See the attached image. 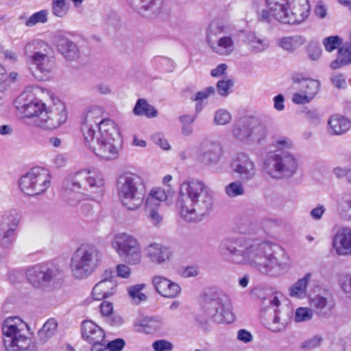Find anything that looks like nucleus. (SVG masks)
<instances>
[{"label":"nucleus","mask_w":351,"mask_h":351,"mask_svg":"<svg viewBox=\"0 0 351 351\" xmlns=\"http://www.w3.org/2000/svg\"><path fill=\"white\" fill-rule=\"evenodd\" d=\"M221 255L237 264H247L263 275L278 276L287 269L278 258L280 247L271 242L245 237H230L219 245Z\"/></svg>","instance_id":"obj_1"},{"label":"nucleus","mask_w":351,"mask_h":351,"mask_svg":"<svg viewBox=\"0 0 351 351\" xmlns=\"http://www.w3.org/2000/svg\"><path fill=\"white\" fill-rule=\"evenodd\" d=\"M176 206L186 221H201L213 209L211 191L198 180L185 181L180 186Z\"/></svg>","instance_id":"obj_2"},{"label":"nucleus","mask_w":351,"mask_h":351,"mask_svg":"<svg viewBox=\"0 0 351 351\" xmlns=\"http://www.w3.org/2000/svg\"><path fill=\"white\" fill-rule=\"evenodd\" d=\"M15 102L17 109L40 128L53 130L66 121L64 104L59 99H53L52 104L47 106L33 94L23 93Z\"/></svg>","instance_id":"obj_3"},{"label":"nucleus","mask_w":351,"mask_h":351,"mask_svg":"<svg viewBox=\"0 0 351 351\" xmlns=\"http://www.w3.org/2000/svg\"><path fill=\"white\" fill-rule=\"evenodd\" d=\"M117 195L121 204L129 210L139 208L146 194L143 178L137 173L124 172L117 179Z\"/></svg>","instance_id":"obj_4"},{"label":"nucleus","mask_w":351,"mask_h":351,"mask_svg":"<svg viewBox=\"0 0 351 351\" xmlns=\"http://www.w3.org/2000/svg\"><path fill=\"white\" fill-rule=\"evenodd\" d=\"M202 310L205 320L228 324L235 320L231 300L221 290H210L204 295Z\"/></svg>","instance_id":"obj_5"},{"label":"nucleus","mask_w":351,"mask_h":351,"mask_svg":"<svg viewBox=\"0 0 351 351\" xmlns=\"http://www.w3.org/2000/svg\"><path fill=\"white\" fill-rule=\"evenodd\" d=\"M121 139L117 125L114 121L104 122L101 132L93 136L92 142L84 144L99 157L105 160H114L119 156Z\"/></svg>","instance_id":"obj_6"},{"label":"nucleus","mask_w":351,"mask_h":351,"mask_svg":"<svg viewBox=\"0 0 351 351\" xmlns=\"http://www.w3.org/2000/svg\"><path fill=\"white\" fill-rule=\"evenodd\" d=\"M272 16L286 24H298L309 16L308 0H266Z\"/></svg>","instance_id":"obj_7"},{"label":"nucleus","mask_w":351,"mask_h":351,"mask_svg":"<svg viewBox=\"0 0 351 351\" xmlns=\"http://www.w3.org/2000/svg\"><path fill=\"white\" fill-rule=\"evenodd\" d=\"M104 185L101 175L88 169H83L75 174L68 176L64 182V187L68 195L73 192L75 199L80 200L83 196H92L100 193Z\"/></svg>","instance_id":"obj_8"},{"label":"nucleus","mask_w":351,"mask_h":351,"mask_svg":"<svg viewBox=\"0 0 351 351\" xmlns=\"http://www.w3.org/2000/svg\"><path fill=\"white\" fill-rule=\"evenodd\" d=\"M27 61L36 66L33 76L38 80H44L54 68V59L51 56V48L45 42L34 40L25 47Z\"/></svg>","instance_id":"obj_9"},{"label":"nucleus","mask_w":351,"mask_h":351,"mask_svg":"<svg viewBox=\"0 0 351 351\" xmlns=\"http://www.w3.org/2000/svg\"><path fill=\"white\" fill-rule=\"evenodd\" d=\"M298 160L293 154L285 150H275L267 154L264 171L275 179H288L298 171Z\"/></svg>","instance_id":"obj_10"},{"label":"nucleus","mask_w":351,"mask_h":351,"mask_svg":"<svg viewBox=\"0 0 351 351\" xmlns=\"http://www.w3.org/2000/svg\"><path fill=\"white\" fill-rule=\"evenodd\" d=\"M101 254L92 245L82 244L74 252L70 264L72 275L77 279H84L98 267Z\"/></svg>","instance_id":"obj_11"},{"label":"nucleus","mask_w":351,"mask_h":351,"mask_svg":"<svg viewBox=\"0 0 351 351\" xmlns=\"http://www.w3.org/2000/svg\"><path fill=\"white\" fill-rule=\"evenodd\" d=\"M230 28L219 21H212L206 31V41L216 53L228 56L234 50V41Z\"/></svg>","instance_id":"obj_12"},{"label":"nucleus","mask_w":351,"mask_h":351,"mask_svg":"<svg viewBox=\"0 0 351 351\" xmlns=\"http://www.w3.org/2000/svg\"><path fill=\"white\" fill-rule=\"evenodd\" d=\"M113 121L106 117L104 109L99 106H90L85 108L80 117L81 132L84 142H92L93 136L101 132L104 122Z\"/></svg>","instance_id":"obj_13"},{"label":"nucleus","mask_w":351,"mask_h":351,"mask_svg":"<svg viewBox=\"0 0 351 351\" xmlns=\"http://www.w3.org/2000/svg\"><path fill=\"white\" fill-rule=\"evenodd\" d=\"M50 174L47 169L36 167L20 178L19 185L24 194L35 196L47 191L50 186Z\"/></svg>","instance_id":"obj_14"},{"label":"nucleus","mask_w":351,"mask_h":351,"mask_svg":"<svg viewBox=\"0 0 351 351\" xmlns=\"http://www.w3.org/2000/svg\"><path fill=\"white\" fill-rule=\"evenodd\" d=\"M233 134L241 141L260 143L267 136V128L258 118L245 117L234 125Z\"/></svg>","instance_id":"obj_15"},{"label":"nucleus","mask_w":351,"mask_h":351,"mask_svg":"<svg viewBox=\"0 0 351 351\" xmlns=\"http://www.w3.org/2000/svg\"><path fill=\"white\" fill-rule=\"evenodd\" d=\"M112 245L125 263L134 265L141 262V245L137 239L132 235L126 233L116 235Z\"/></svg>","instance_id":"obj_16"},{"label":"nucleus","mask_w":351,"mask_h":351,"mask_svg":"<svg viewBox=\"0 0 351 351\" xmlns=\"http://www.w3.org/2000/svg\"><path fill=\"white\" fill-rule=\"evenodd\" d=\"M58 270L47 265H36L26 271L27 281L34 288L46 290L54 283Z\"/></svg>","instance_id":"obj_17"},{"label":"nucleus","mask_w":351,"mask_h":351,"mask_svg":"<svg viewBox=\"0 0 351 351\" xmlns=\"http://www.w3.org/2000/svg\"><path fill=\"white\" fill-rule=\"evenodd\" d=\"M19 219L12 213H6L0 219V260L8 255L7 250L12 245Z\"/></svg>","instance_id":"obj_18"},{"label":"nucleus","mask_w":351,"mask_h":351,"mask_svg":"<svg viewBox=\"0 0 351 351\" xmlns=\"http://www.w3.org/2000/svg\"><path fill=\"white\" fill-rule=\"evenodd\" d=\"M27 325L19 317L7 318L2 326V332L5 336V343L13 346L21 343L27 337Z\"/></svg>","instance_id":"obj_19"},{"label":"nucleus","mask_w":351,"mask_h":351,"mask_svg":"<svg viewBox=\"0 0 351 351\" xmlns=\"http://www.w3.org/2000/svg\"><path fill=\"white\" fill-rule=\"evenodd\" d=\"M223 148L220 143L212 141H205L199 149V160L206 166H215L221 160Z\"/></svg>","instance_id":"obj_20"},{"label":"nucleus","mask_w":351,"mask_h":351,"mask_svg":"<svg viewBox=\"0 0 351 351\" xmlns=\"http://www.w3.org/2000/svg\"><path fill=\"white\" fill-rule=\"evenodd\" d=\"M232 171L246 182L253 180L256 174L254 162L245 153H239L231 164Z\"/></svg>","instance_id":"obj_21"},{"label":"nucleus","mask_w":351,"mask_h":351,"mask_svg":"<svg viewBox=\"0 0 351 351\" xmlns=\"http://www.w3.org/2000/svg\"><path fill=\"white\" fill-rule=\"evenodd\" d=\"M290 316H285L281 310L267 308L262 315V320L265 326L274 332H279L285 330Z\"/></svg>","instance_id":"obj_22"},{"label":"nucleus","mask_w":351,"mask_h":351,"mask_svg":"<svg viewBox=\"0 0 351 351\" xmlns=\"http://www.w3.org/2000/svg\"><path fill=\"white\" fill-rule=\"evenodd\" d=\"M103 278L93 289L92 295L95 300H101L114 295L117 291V283L111 271L106 270Z\"/></svg>","instance_id":"obj_23"},{"label":"nucleus","mask_w":351,"mask_h":351,"mask_svg":"<svg viewBox=\"0 0 351 351\" xmlns=\"http://www.w3.org/2000/svg\"><path fill=\"white\" fill-rule=\"evenodd\" d=\"M139 14L154 17L161 13L164 0H126Z\"/></svg>","instance_id":"obj_24"},{"label":"nucleus","mask_w":351,"mask_h":351,"mask_svg":"<svg viewBox=\"0 0 351 351\" xmlns=\"http://www.w3.org/2000/svg\"><path fill=\"white\" fill-rule=\"evenodd\" d=\"M332 247L339 256L351 255V228H343L332 238Z\"/></svg>","instance_id":"obj_25"},{"label":"nucleus","mask_w":351,"mask_h":351,"mask_svg":"<svg viewBox=\"0 0 351 351\" xmlns=\"http://www.w3.org/2000/svg\"><path fill=\"white\" fill-rule=\"evenodd\" d=\"M152 284L156 291L162 297L174 298L181 291L180 285L161 276H154Z\"/></svg>","instance_id":"obj_26"},{"label":"nucleus","mask_w":351,"mask_h":351,"mask_svg":"<svg viewBox=\"0 0 351 351\" xmlns=\"http://www.w3.org/2000/svg\"><path fill=\"white\" fill-rule=\"evenodd\" d=\"M313 311L320 318L327 319L332 316L335 302L330 297L316 295L310 299Z\"/></svg>","instance_id":"obj_27"},{"label":"nucleus","mask_w":351,"mask_h":351,"mask_svg":"<svg viewBox=\"0 0 351 351\" xmlns=\"http://www.w3.org/2000/svg\"><path fill=\"white\" fill-rule=\"evenodd\" d=\"M81 335L87 343L104 341L106 333L103 328L91 320H84L81 324Z\"/></svg>","instance_id":"obj_28"},{"label":"nucleus","mask_w":351,"mask_h":351,"mask_svg":"<svg viewBox=\"0 0 351 351\" xmlns=\"http://www.w3.org/2000/svg\"><path fill=\"white\" fill-rule=\"evenodd\" d=\"M145 256L155 264L161 265L169 261L170 251L168 247L158 243H152L145 250Z\"/></svg>","instance_id":"obj_29"},{"label":"nucleus","mask_w":351,"mask_h":351,"mask_svg":"<svg viewBox=\"0 0 351 351\" xmlns=\"http://www.w3.org/2000/svg\"><path fill=\"white\" fill-rule=\"evenodd\" d=\"M58 51L64 58L73 61L80 57V51L77 45L65 37H59L57 40Z\"/></svg>","instance_id":"obj_30"},{"label":"nucleus","mask_w":351,"mask_h":351,"mask_svg":"<svg viewBox=\"0 0 351 351\" xmlns=\"http://www.w3.org/2000/svg\"><path fill=\"white\" fill-rule=\"evenodd\" d=\"M328 132L332 135H341L347 132L351 128V121L347 118L335 114L328 121Z\"/></svg>","instance_id":"obj_31"},{"label":"nucleus","mask_w":351,"mask_h":351,"mask_svg":"<svg viewBox=\"0 0 351 351\" xmlns=\"http://www.w3.org/2000/svg\"><path fill=\"white\" fill-rule=\"evenodd\" d=\"M245 43L250 50L254 53H263L269 47V44L266 38H262L254 32H247L245 36Z\"/></svg>","instance_id":"obj_32"},{"label":"nucleus","mask_w":351,"mask_h":351,"mask_svg":"<svg viewBox=\"0 0 351 351\" xmlns=\"http://www.w3.org/2000/svg\"><path fill=\"white\" fill-rule=\"evenodd\" d=\"M58 325L56 319L50 318L47 319L37 333L38 342L45 344L51 339L57 332Z\"/></svg>","instance_id":"obj_33"},{"label":"nucleus","mask_w":351,"mask_h":351,"mask_svg":"<svg viewBox=\"0 0 351 351\" xmlns=\"http://www.w3.org/2000/svg\"><path fill=\"white\" fill-rule=\"evenodd\" d=\"M311 277L310 273H307L305 276L298 280L295 283L289 288V295L298 299H302L307 295V285Z\"/></svg>","instance_id":"obj_34"},{"label":"nucleus","mask_w":351,"mask_h":351,"mask_svg":"<svg viewBox=\"0 0 351 351\" xmlns=\"http://www.w3.org/2000/svg\"><path fill=\"white\" fill-rule=\"evenodd\" d=\"M339 216L347 221L351 220V195L343 194L336 203Z\"/></svg>","instance_id":"obj_35"},{"label":"nucleus","mask_w":351,"mask_h":351,"mask_svg":"<svg viewBox=\"0 0 351 351\" xmlns=\"http://www.w3.org/2000/svg\"><path fill=\"white\" fill-rule=\"evenodd\" d=\"M136 115L145 116L147 117H156L158 114L156 109L148 104L144 99H138L133 109Z\"/></svg>","instance_id":"obj_36"},{"label":"nucleus","mask_w":351,"mask_h":351,"mask_svg":"<svg viewBox=\"0 0 351 351\" xmlns=\"http://www.w3.org/2000/svg\"><path fill=\"white\" fill-rule=\"evenodd\" d=\"M295 82L300 84V88L303 93L306 94L310 99H313L319 89V82L317 80L311 79H302L301 81L298 79H293Z\"/></svg>","instance_id":"obj_37"},{"label":"nucleus","mask_w":351,"mask_h":351,"mask_svg":"<svg viewBox=\"0 0 351 351\" xmlns=\"http://www.w3.org/2000/svg\"><path fill=\"white\" fill-rule=\"evenodd\" d=\"M279 46L287 51H293L303 43L300 36L283 37L278 40Z\"/></svg>","instance_id":"obj_38"},{"label":"nucleus","mask_w":351,"mask_h":351,"mask_svg":"<svg viewBox=\"0 0 351 351\" xmlns=\"http://www.w3.org/2000/svg\"><path fill=\"white\" fill-rule=\"evenodd\" d=\"M170 193V190L165 191L161 188L152 190L147 197V205L158 206V202L165 201Z\"/></svg>","instance_id":"obj_39"},{"label":"nucleus","mask_w":351,"mask_h":351,"mask_svg":"<svg viewBox=\"0 0 351 351\" xmlns=\"http://www.w3.org/2000/svg\"><path fill=\"white\" fill-rule=\"evenodd\" d=\"M144 284H138L128 288V292L132 301L136 304L147 300V295L141 292L145 288Z\"/></svg>","instance_id":"obj_40"},{"label":"nucleus","mask_w":351,"mask_h":351,"mask_svg":"<svg viewBox=\"0 0 351 351\" xmlns=\"http://www.w3.org/2000/svg\"><path fill=\"white\" fill-rule=\"evenodd\" d=\"M8 351H38L36 344L30 337L25 339L21 343L13 346H6Z\"/></svg>","instance_id":"obj_41"},{"label":"nucleus","mask_w":351,"mask_h":351,"mask_svg":"<svg viewBox=\"0 0 351 351\" xmlns=\"http://www.w3.org/2000/svg\"><path fill=\"white\" fill-rule=\"evenodd\" d=\"M49 12L47 10H42L34 13L25 21V24L27 27H33L38 23H45L48 21Z\"/></svg>","instance_id":"obj_42"},{"label":"nucleus","mask_w":351,"mask_h":351,"mask_svg":"<svg viewBox=\"0 0 351 351\" xmlns=\"http://www.w3.org/2000/svg\"><path fill=\"white\" fill-rule=\"evenodd\" d=\"M226 195L231 197L241 196L245 194V187L241 181H235L228 184L225 187Z\"/></svg>","instance_id":"obj_43"},{"label":"nucleus","mask_w":351,"mask_h":351,"mask_svg":"<svg viewBox=\"0 0 351 351\" xmlns=\"http://www.w3.org/2000/svg\"><path fill=\"white\" fill-rule=\"evenodd\" d=\"M66 1V0H52L51 10L54 16L63 18L67 14L69 8Z\"/></svg>","instance_id":"obj_44"},{"label":"nucleus","mask_w":351,"mask_h":351,"mask_svg":"<svg viewBox=\"0 0 351 351\" xmlns=\"http://www.w3.org/2000/svg\"><path fill=\"white\" fill-rule=\"evenodd\" d=\"M345 52L348 53L347 51L343 49H338V54H337V59L333 60L330 63V68L332 69L336 70L342 66H344L349 64H351V54L350 53V54L348 53V55L347 54L348 56H350L348 58V57L346 58H341L342 54H343V53H345Z\"/></svg>","instance_id":"obj_45"},{"label":"nucleus","mask_w":351,"mask_h":351,"mask_svg":"<svg viewBox=\"0 0 351 351\" xmlns=\"http://www.w3.org/2000/svg\"><path fill=\"white\" fill-rule=\"evenodd\" d=\"M4 69L3 68H0V75L1 82H0V92L4 91L6 88L11 85L12 83L16 82L18 77V73L16 72H12L9 75H7L3 72Z\"/></svg>","instance_id":"obj_46"},{"label":"nucleus","mask_w":351,"mask_h":351,"mask_svg":"<svg viewBox=\"0 0 351 351\" xmlns=\"http://www.w3.org/2000/svg\"><path fill=\"white\" fill-rule=\"evenodd\" d=\"M313 317V309L306 307H299L295 313V322H302L312 319Z\"/></svg>","instance_id":"obj_47"},{"label":"nucleus","mask_w":351,"mask_h":351,"mask_svg":"<svg viewBox=\"0 0 351 351\" xmlns=\"http://www.w3.org/2000/svg\"><path fill=\"white\" fill-rule=\"evenodd\" d=\"M232 119L230 113L225 109H219L215 113L213 123L215 125H226Z\"/></svg>","instance_id":"obj_48"},{"label":"nucleus","mask_w":351,"mask_h":351,"mask_svg":"<svg viewBox=\"0 0 351 351\" xmlns=\"http://www.w3.org/2000/svg\"><path fill=\"white\" fill-rule=\"evenodd\" d=\"M342 43V39L338 36H331L323 40V45L327 51L331 52L338 48Z\"/></svg>","instance_id":"obj_49"},{"label":"nucleus","mask_w":351,"mask_h":351,"mask_svg":"<svg viewBox=\"0 0 351 351\" xmlns=\"http://www.w3.org/2000/svg\"><path fill=\"white\" fill-rule=\"evenodd\" d=\"M234 86V82L231 79L221 80L217 84L218 93L222 97L228 95V90Z\"/></svg>","instance_id":"obj_50"},{"label":"nucleus","mask_w":351,"mask_h":351,"mask_svg":"<svg viewBox=\"0 0 351 351\" xmlns=\"http://www.w3.org/2000/svg\"><path fill=\"white\" fill-rule=\"evenodd\" d=\"M152 348L155 351H171L173 345L166 339H159L152 343Z\"/></svg>","instance_id":"obj_51"},{"label":"nucleus","mask_w":351,"mask_h":351,"mask_svg":"<svg viewBox=\"0 0 351 351\" xmlns=\"http://www.w3.org/2000/svg\"><path fill=\"white\" fill-rule=\"evenodd\" d=\"M273 145L276 147L277 150H283L284 149H289L292 147V141L287 137H280L275 139Z\"/></svg>","instance_id":"obj_52"},{"label":"nucleus","mask_w":351,"mask_h":351,"mask_svg":"<svg viewBox=\"0 0 351 351\" xmlns=\"http://www.w3.org/2000/svg\"><path fill=\"white\" fill-rule=\"evenodd\" d=\"M152 205H147V209L149 212L148 217L152 224L155 226H158L162 221V217L158 213V212L154 208H152Z\"/></svg>","instance_id":"obj_53"},{"label":"nucleus","mask_w":351,"mask_h":351,"mask_svg":"<svg viewBox=\"0 0 351 351\" xmlns=\"http://www.w3.org/2000/svg\"><path fill=\"white\" fill-rule=\"evenodd\" d=\"M332 84L339 89H343L346 87V77L342 73H336L330 78Z\"/></svg>","instance_id":"obj_54"},{"label":"nucleus","mask_w":351,"mask_h":351,"mask_svg":"<svg viewBox=\"0 0 351 351\" xmlns=\"http://www.w3.org/2000/svg\"><path fill=\"white\" fill-rule=\"evenodd\" d=\"M125 345V342L123 339L117 338L106 343V348L110 351H121Z\"/></svg>","instance_id":"obj_55"},{"label":"nucleus","mask_w":351,"mask_h":351,"mask_svg":"<svg viewBox=\"0 0 351 351\" xmlns=\"http://www.w3.org/2000/svg\"><path fill=\"white\" fill-rule=\"evenodd\" d=\"M306 119L312 123L318 124L322 120V114L317 109H311L305 112Z\"/></svg>","instance_id":"obj_56"},{"label":"nucleus","mask_w":351,"mask_h":351,"mask_svg":"<svg viewBox=\"0 0 351 351\" xmlns=\"http://www.w3.org/2000/svg\"><path fill=\"white\" fill-rule=\"evenodd\" d=\"M152 139L156 145L160 146L165 150H167L170 148L168 141L165 138L164 135L161 133L153 134L152 136Z\"/></svg>","instance_id":"obj_57"},{"label":"nucleus","mask_w":351,"mask_h":351,"mask_svg":"<svg viewBox=\"0 0 351 351\" xmlns=\"http://www.w3.org/2000/svg\"><path fill=\"white\" fill-rule=\"evenodd\" d=\"M322 341V338L315 336L313 338L306 341L302 344V348L306 350H312L319 347Z\"/></svg>","instance_id":"obj_58"},{"label":"nucleus","mask_w":351,"mask_h":351,"mask_svg":"<svg viewBox=\"0 0 351 351\" xmlns=\"http://www.w3.org/2000/svg\"><path fill=\"white\" fill-rule=\"evenodd\" d=\"M215 88L213 86H209L202 91L197 93L195 97L193 99L194 101H203L207 99L210 95L214 94Z\"/></svg>","instance_id":"obj_59"},{"label":"nucleus","mask_w":351,"mask_h":351,"mask_svg":"<svg viewBox=\"0 0 351 351\" xmlns=\"http://www.w3.org/2000/svg\"><path fill=\"white\" fill-rule=\"evenodd\" d=\"M312 99H310L306 94H301L295 93L293 95L292 101L295 104H304L310 102Z\"/></svg>","instance_id":"obj_60"},{"label":"nucleus","mask_w":351,"mask_h":351,"mask_svg":"<svg viewBox=\"0 0 351 351\" xmlns=\"http://www.w3.org/2000/svg\"><path fill=\"white\" fill-rule=\"evenodd\" d=\"M325 211V206L322 204H318L315 208L311 210L310 215L313 219L319 220L322 217Z\"/></svg>","instance_id":"obj_61"},{"label":"nucleus","mask_w":351,"mask_h":351,"mask_svg":"<svg viewBox=\"0 0 351 351\" xmlns=\"http://www.w3.org/2000/svg\"><path fill=\"white\" fill-rule=\"evenodd\" d=\"M100 311L103 316L109 317L113 312V304L110 302L104 301L100 304Z\"/></svg>","instance_id":"obj_62"},{"label":"nucleus","mask_w":351,"mask_h":351,"mask_svg":"<svg viewBox=\"0 0 351 351\" xmlns=\"http://www.w3.org/2000/svg\"><path fill=\"white\" fill-rule=\"evenodd\" d=\"M117 273L119 277L128 278L131 274V269L128 265L120 264L117 266Z\"/></svg>","instance_id":"obj_63"},{"label":"nucleus","mask_w":351,"mask_h":351,"mask_svg":"<svg viewBox=\"0 0 351 351\" xmlns=\"http://www.w3.org/2000/svg\"><path fill=\"white\" fill-rule=\"evenodd\" d=\"M341 289L347 297L351 299V275H348L346 277L341 284Z\"/></svg>","instance_id":"obj_64"}]
</instances>
